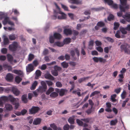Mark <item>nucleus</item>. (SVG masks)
Returning <instances> with one entry per match:
<instances>
[{"label": "nucleus", "instance_id": "obj_24", "mask_svg": "<svg viewBox=\"0 0 130 130\" xmlns=\"http://www.w3.org/2000/svg\"><path fill=\"white\" fill-rule=\"evenodd\" d=\"M50 80L46 81V83L49 86V88L50 87H52V86L53 85L54 83L52 81V80Z\"/></svg>", "mask_w": 130, "mask_h": 130}, {"label": "nucleus", "instance_id": "obj_51", "mask_svg": "<svg viewBox=\"0 0 130 130\" xmlns=\"http://www.w3.org/2000/svg\"><path fill=\"white\" fill-rule=\"evenodd\" d=\"M38 88L43 89L44 91H45L47 89V86L46 85H44L43 86H39Z\"/></svg>", "mask_w": 130, "mask_h": 130}, {"label": "nucleus", "instance_id": "obj_16", "mask_svg": "<svg viewBox=\"0 0 130 130\" xmlns=\"http://www.w3.org/2000/svg\"><path fill=\"white\" fill-rule=\"evenodd\" d=\"M34 70V66L32 64H30L28 65L26 68V71L28 72H30Z\"/></svg>", "mask_w": 130, "mask_h": 130}, {"label": "nucleus", "instance_id": "obj_50", "mask_svg": "<svg viewBox=\"0 0 130 130\" xmlns=\"http://www.w3.org/2000/svg\"><path fill=\"white\" fill-rule=\"evenodd\" d=\"M49 41L51 43H54V38L53 36H51L50 37Z\"/></svg>", "mask_w": 130, "mask_h": 130}, {"label": "nucleus", "instance_id": "obj_61", "mask_svg": "<svg viewBox=\"0 0 130 130\" xmlns=\"http://www.w3.org/2000/svg\"><path fill=\"white\" fill-rule=\"evenodd\" d=\"M53 111L52 110H50L47 111L46 114L48 116H51L52 115Z\"/></svg>", "mask_w": 130, "mask_h": 130}, {"label": "nucleus", "instance_id": "obj_53", "mask_svg": "<svg viewBox=\"0 0 130 130\" xmlns=\"http://www.w3.org/2000/svg\"><path fill=\"white\" fill-rule=\"evenodd\" d=\"M100 92L98 91H95L94 92H92L90 95V97H91L94 96L95 95L98 94Z\"/></svg>", "mask_w": 130, "mask_h": 130}, {"label": "nucleus", "instance_id": "obj_42", "mask_svg": "<svg viewBox=\"0 0 130 130\" xmlns=\"http://www.w3.org/2000/svg\"><path fill=\"white\" fill-rule=\"evenodd\" d=\"M9 38L11 40H14L15 39L16 37L15 34H12L10 35L9 36Z\"/></svg>", "mask_w": 130, "mask_h": 130}, {"label": "nucleus", "instance_id": "obj_18", "mask_svg": "<svg viewBox=\"0 0 130 130\" xmlns=\"http://www.w3.org/2000/svg\"><path fill=\"white\" fill-rule=\"evenodd\" d=\"M64 33L66 35H68L72 34V31L70 29L66 28L63 31Z\"/></svg>", "mask_w": 130, "mask_h": 130}, {"label": "nucleus", "instance_id": "obj_63", "mask_svg": "<svg viewBox=\"0 0 130 130\" xmlns=\"http://www.w3.org/2000/svg\"><path fill=\"white\" fill-rule=\"evenodd\" d=\"M14 114L16 115V116H21L20 111H14Z\"/></svg>", "mask_w": 130, "mask_h": 130}, {"label": "nucleus", "instance_id": "obj_35", "mask_svg": "<svg viewBox=\"0 0 130 130\" xmlns=\"http://www.w3.org/2000/svg\"><path fill=\"white\" fill-rule=\"evenodd\" d=\"M118 120L117 119H116L114 120H112L110 122V125H115L117 123Z\"/></svg>", "mask_w": 130, "mask_h": 130}, {"label": "nucleus", "instance_id": "obj_43", "mask_svg": "<svg viewBox=\"0 0 130 130\" xmlns=\"http://www.w3.org/2000/svg\"><path fill=\"white\" fill-rule=\"evenodd\" d=\"M106 3H107L109 5H112L113 4V2L111 0H104Z\"/></svg>", "mask_w": 130, "mask_h": 130}, {"label": "nucleus", "instance_id": "obj_36", "mask_svg": "<svg viewBox=\"0 0 130 130\" xmlns=\"http://www.w3.org/2000/svg\"><path fill=\"white\" fill-rule=\"evenodd\" d=\"M4 68H7L8 70V71H11L12 70V67L10 66H9L7 64H5L4 65Z\"/></svg>", "mask_w": 130, "mask_h": 130}, {"label": "nucleus", "instance_id": "obj_32", "mask_svg": "<svg viewBox=\"0 0 130 130\" xmlns=\"http://www.w3.org/2000/svg\"><path fill=\"white\" fill-rule=\"evenodd\" d=\"M21 116H24L26 114L27 112V110L26 109H23L20 111Z\"/></svg>", "mask_w": 130, "mask_h": 130}, {"label": "nucleus", "instance_id": "obj_37", "mask_svg": "<svg viewBox=\"0 0 130 130\" xmlns=\"http://www.w3.org/2000/svg\"><path fill=\"white\" fill-rule=\"evenodd\" d=\"M34 57V55L31 54H30L28 55V60L29 61H31Z\"/></svg>", "mask_w": 130, "mask_h": 130}, {"label": "nucleus", "instance_id": "obj_46", "mask_svg": "<svg viewBox=\"0 0 130 130\" xmlns=\"http://www.w3.org/2000/svg\"><path fill=\"white\" fill-rule=\"evenodd\" d=\"M126 92L124 91L121 93V96L122 99H124L126 96Z\"/></svg>", "mask_w": 130, "mask_h": 130}, {"label": "nucleus", "instance_id": "obj_26", "mask_svg": "<svg viewBox=\"0 0 130 130\" xmlns=\"http://www.w3.org/2000/svg\"><path fill=\"white\" fill-rule=\"evenodd\" d=\"M69 2L71 4H78L80 3L79 0H70Z\"/></svg>", "mask_w": 130, "mask_h": 130}, {"label": "nucleus", "instance_id": "obj_59", "mask_svg": "<svg viewBox=\"0 0 130 130\" xmlns=\"http://www.w3.org/2000/svg\"><path fill=\"white\" fill-rule=\"evenodd\" d=\"M1 52L3 54H6L7 52V50L6 48H3L2 49Z\"/></svg>", "mask_w": 130, "mask_h": 130}, {"label": "nucleus", "instance_id": "obj_13", "mask_svg": "<svg viewBox=\"0 0 130 130\" xmlns=\"http://www.w3.org/2000/svg\"><path fill=\"white\" fill-rule=\"evenodd\" d=\"M75 116L74 115H72L69 118L68 121L71 124H73L75 123Z\"/></svg>", "mask_w": 130, "mask_h": 130}, {"label": "nucleus", "instance_id": "obj_62", "mask_svg": "<svg viewBox=\"0 0 130 130\" xmlns=\"http://www.w3.org/2000/svg\"><path fill=\"white\" fill-rule=\"evenodd\" d=\"M89 104L91 105V109H92L93 107L94 104L92 102V101L91 100H89Z\"/></svg>", "mask_w": 130, "mask_h": 130}, {"label": "nucleus", "instance_id": "obj_17", "mask_svg": "<svg viewBox=\"0 0 130 130\" xmlns=\"http://www.w3.org/2000/svg\"><path fill=\"white\" fill-rule=\"evenodd\" d=\"M58 13L61 15V16H58V18L59 19H66V15L64 13L60 11Z\"/></svg>", "mask_w": 130, "mask_h": 130}, {"label": "nucleus", "instance_id": "obj_5", "mask_svg": "<svg viewBox=\"0 0 130 130\" xmlns=\"http://www.w3.org/2000/svg\"><path fill=\"white\" fill-rule=\"evenodd\" d=\"M128 45L126 44H122L120 46V48L121 52L124 51L125 53L128 54H130V50Z\"/></svg>", "mask_w": 130, "mask_h": 130}, {"label": "nucleus", "instance_id": "obj_21", "mask_svg": "<svg viewBox=\"0 0 130 130\" xmlns=\"http://www.w3.org/2000/svg\"><path fill=\"white\" fill-rule=\"evenodd\" d=\"M38 82L36 80H35L32 84L31 86L30 87V89L31 90H35L38 85Z\"/></svg>", "mask_w": 130, "mask_h": 130}, {"label": "nucleus", "instance_id": "obj_55", "mask_svg": "<svg viewBox=\"0 0 130 130\" xmlns=\"http://www.w3.org/2000/svg\"><path fill=\"white\" fill-rule=\"evenodd\" d=\"M42 74H35V79H38L41 76Z\"/></svg>", "mask_w": 130, "mask_h": 130}, {"label": "nucleus", "instance_id": "obj_39", "mask_svg": "<svg viewBox=\"0 0 130 130\" xmlns=\"http://www.w3.org/2000/svg\"><path fill=\"white\" fill-rule=\"evenodd\" d=\"M121 32L119 31H117L115 35V37L118 38H121Z\"/></svg>", "mask_w": 130, "mask_h": 130}, {"label": "nucleus", "instance_id": "obj_20", "mask_svg": "<svg viewBox=\"0 0 130 130\" xmlns=\"http://www.w3.org/2000/svg\"><path fill=\"white\" fill-rule=\"evenodd\" d=\"M89 120L88 119H82V126H83L84 127L87 126V124L86 123L88 122Z\"/></svg>", "mask_w": 130, "mask_h": 130}, {"label": "nucleus", "instance_id": "obj_52", "mask_svg": "<svg viewBox=\"0 0 130 130\" xmlns=\"http://www.w3.org/2000/svg\"><path fill=\"white\" fill-rule=\"evenodd\" d=\"M55 44L58 46L61 47L63 46L64 44L59 42H57L55 43Z\"/></svg>", "mask_w": 130, "mask_h": 130}, {"label": "nucleus", "instance_id": "obj_48", "mask_svg": "<svg viewBox=\"0 0 130 130\" xmlns=\"http://www.w3.org/2000/svg\"><path fill=\"white\" fill-rule=\"evenodd\" d=\"M111 47V46H110L109 47H105L104 48V52L107 53H108L109 52V50Z\"/></svg>", "mask_w": 130, "mask_h": 130}, {"label": "nucleus", "instance_id": "obj_44", "mask_svg": "<svg viewBox=\"0 0 130 130\" xmlns=\"http://www.w3.org/2000/svg\"><path fill=\"white\" fill-rule=\"evenodd\" d=\"M105 24L102 21L98 22L97 24V25L100 27H102Z\"/></svg>", "mask_w": 130, "mask_h": 130}, {"label": "nucleus", "instance_id": "obj_57", "mask_svg": "<svg viewBox=\"0 0 130 130\" xmlns=\"http://www.w3.org/2000/svg\"><path fill=\"white\" fill-rule=\"evenodd\" d=\"M106 39L108 41L112 43H113L114 42L113 40L110 37H107L106 38Z\"/></svg>", "mask_w": 130, "mask_h": 130}, {"label": "nucleus", "instance_id": "obj_60", "mask_svg": "<svg viewBox=\"0 0 130 130\" xmlns=\"http://www.w3.org/2000/svg\"><path fill=\"white\" fill-rule=\"evenodd\" d=\"M81 120L78 119H76V122L77 124L80 126H81V119H80Z\"/></svg>", "mask_w": 130, "mask_h": 130}, {"label": "nucleus", "instance_id": "obj_31", "mask_svg": "<svg viewBox=\"0 0 130 130\" xmlns=\"http://www.w3.org/2000/svg\"><path fill=\"white\" fill-rule=\"evenodd\" d=\"M58 14V12L56 10H54V15L51 16L52 19H56L57 18Z\"/></svg>", "mask_w": 130, "mask_h": 130}, {"label": "nucleus", "instance_id": "obj_28", "mask_svg": "<svg viewBox=\"0 0 130 130\" xmlns=\"http://www.w3.org/2000/svg\"><path fill=\"white\" fill-rule=\"evenodd\" d=\"M119 30L123 34H126L127 33V32L126 31L125 28L120 27L119 28Z\"/></svg>", "mask_w": 130, "mask_h": 130}, {"label": "nucleus", "instance_id": "obj_41", "mask_svg": "<svg viewBox=\"0 0 130 130\" xmlns=\"http://www.w3.org/2000/svg\"><path fill=\"white\" fill-rule=\"evenodd\" d=\"M120 1L122 6H125L126 5V0H120Z\"/></svg>", "mask_w": 130, "mask_h": 130}, {"label": "nucleus", "instance_id": "obj_58", "mask_svg": "<svg viewBox=\"0 0 130 130\" xmlns=\"http://www.w3.org/2000/svg\"><path fill=\"white\" fill-rule=\"evenodd\" d=\"M48 50L46 48L45 49L43 52V55H45L48 54Z\"/></svg>", "mask_w": 130, "mask_h": 130}, {"label": "nucleus", "instance_id": "obj_22", "mask_svg": "<svg viewBox=\"0 0 130 130\" xmlns=\"http://www.w3.org/2000/svg\"><path fill=\"white\" fill-rule=\"evenodd\" d=\"M125 7H124L121 5L120 6V9L121 12H125L126 9H128L129 8V5H126L125 6Z\"/></svg>", "mask_w": 130, "mask_h": 130}, {"label": "nucleus", "instance_id": "obj_12", "mask_svg": "<svg viewBox=\"0 0 130 130\" xmlns=\"http://www.w3.org/2000/svg\"><path fill=\"white\" fill-rule=\"evenodd\" d=\"M41 122V119L39 118H37L34 119L32 122L34 125H37L40 124Z\"/></svg>", "mask_w": 130, "mask_h": 130}, {"label": "nucleus", "instance_id": "obj_33", "mask_svg": "<svg viewBox=\"0 0 130 130\" xmlns=\"http://www.w3.org/2000/svg\"><path fill=\"white\" fill-rule=\"evenodd\" d=\"M50 127L52 128L53 130H57V127L54 123L51 124L50 125Z\"/></svg>", "mask_w": 130, "mask_h": 130}, {"label": "nucleus", "instance_id": "obj_15", "mask_svg": "<svg viewBox=\"0 0 130 130\" xmlns=\"http://www.w3.org/2000/svg\"><path fill=\"white\" fill-rule=\"evenodd\" d=\"M21 99L22 102L25 103H26L28 102V99L26 94H25L21 96Z\"/></svg>", "mask_w": 130, "mask_h": 130}, {"label": "nucleus", "instance_id": "obj_54", "mask_svg": "<svg viewBox=\"0 0 130 130\" xmlns=\"http://www.w3.org/2000/svg\"><path fill=\"white\" fill-rule=\"evenodd\" d=\"M69 125L67 124H65L63 127V130H69Z\"/></svg>", "mask_w": 130, "mask_h": 130}, {"label": "nucleus", "instance_id": "obj_4", "mask_svg": "<svg viewBox=\"0 0 130 130\" xmlns=\"http://www.w3.org/2000/svg\"><path fill=\"white\" fill-rule=\"evenodd\" d=\"M9 90L12 92L15 96H19L21 93L20 91L15 86H13L9 89Z\"/></svg>", "mask_w": 130, "mask_h": 130}, {"label": "nucleus", "instance_id": "obj_25", "mask_svg": "<svg viewBox=\"0 0 130 130\" xmlns=\"http://www.w3.org/2000/svg\"><path fill=\"white\" fill-rule=\"evenodd\" d=\"M9 21V17H5L4 21H3V23L4 25H5L8 23V22Z\"/></svg>", "mask_w": 130, "mask_h": 130}, {"label": "nucleus", "instance_id": "obj_3", "mask_svg": "<svg viewBox=\"0 0 130 130\" xmlns=\"http://www.w3.org/2000/svg\"><path fill=\"white\" fill-rule=\"evenodd\" d=\"M40 110V108L39 107L33 106L31 108L29 109V114L30 115L35 114L38 112Z\"/></svg>", "mask_w": 130, "mask_h": 130}, {"label": "nucleus", "instance_id": "obj_10", "mask_svg": "<svg viewBox=\"0 0 130 130\" xmlns=\"http://www.w3.org/2000/svg\"><path fill=\"white\" fill-rule=\"evenodd\" d=\"M54 70H52L51 72L52 73H58L62 70V69L60 67L55 65L53 67Z\"/></svg>", "mask_w": 130, "mask_h": 130}, {"label": "nucleus", "instance_id": "obj_14", "mask_svg": "<svg viewBox=\"0 0 130 130\" xmlns=\"http://www.w3.org/2000/svg\"><path fill=\"white\" fill-rule=\"evenodd\" d=\"M43 76L46 79L50 80H54V78L51 74H44Z\"/></svg>", "mask_w": 130, "mask_h": 130}, {"label": "nucleus", "instance_id": "obj_45", "mask_svg": "<svg viewBox=\"0 0 130 130\" xmlns=\"http://www.w3.org/2000/svg\"><path fill=\"white\" fill-rule=\"evenodd\" d=\"M93 43L94 41L93 40H91L89 41L88 44V46L89 48V49H92L90 47V46H93Z\"/></svg>", "mask_w": 130, "mask_h": 130}, {"label": "nucleus", "instance_id": "obj_6", "mask_svg": "<svg viewBox=\"0 0 130 130\" xmlns=\"http://www.w3.org/2000/svg\"><path fill=\"white\" fill-rule=\"evenodd\" d=\"M5 97H6L8 99H10L13 101L15 99H16L11 95H9L8 96H1L0 97V106H3V102L1 101V100H4V98Z\"/></svg>", "mask_w": 130, "mask_h": 130}, {"label": "nucleus", "instance_id": "obj_29", "mask_svg": "<svg viewBox=\"0 0 130 130\" xmlns=\"http://www.w3.org/2000/svg\"><path fill=\"white\" fill-rule=\"evenodd\" d=\"M114 16L111 14H110L107 18V20L109 21H110L114 20Z\"/></svg>", "mask_w": 130, "mask_h": 130}, {"label": "nucleus", "instance_id": "obj_40", "mask_svg": "<svg viewBox=\"0 0 130 130\" xmlns=\"http://www.w3.org/2000/svg\"><path fill=\"white\" fill-rule=\"evenodd\" d=\"M114 27L113 29L114 30H116L119 26V24L118 23L115 22L114 24Z\"/></svg>", "mask_w": 130, "mask_h": 130}, {"label": "nucleus", "instance_id": "obj_47", "mask_svg": "<svg viewBox=\"0 0 130 130\" xmlns=\"http://www.w3.org/2000/svg\"><path fill=\"white\" fill-rule=\"evenodd\" d=\"M56 85L57 87L59 88H61L62 86V84L61 82L58 81L56 82Z\"/></svg>", "mask_w": 130, "mask_h": 130}, {"label": "nucleus", "instance_id": "obj_2", "mask_svg": "<svg viewBox=\"0 0 130 130\" xmlns=\"http://www.w3.org/2000/svg\"><path fill=\"white\" fill-rule=\"evenodd\" d=\"M19 45L18 43L16 42H14L11 44L9 45V48L11 52H14L16 51L19 47Z\"/></svg>", "mask_w": 130, "mask_h": 130}, {"label": "nucleus", "instance_id": "obj_9", "mask_svg": "<svg viewBox=\"0 0 130 130\" xmlns=\"http://www.w3.org/2000/svg\"><path fill=\"white\" fill-rule=\"evenodd\" d=\"M92 59L94 62H98L99 61L100 62H102L104 63L107 62L106 60L105 59H103L101 57H94L92 58Z\"/></svg>", "mask_w": 130, "mask_h": 130}, {"label": "nucleus", "instance_id": "obj_23", "mask_svg": "<svg viewBox=\"0 0 130 130\" xmlns=\"http://www.w3.org/2000/svg\"><path fill=\"white\" fill-rule=\"evenodd\" d=\"M54 36L55 38L57 39H60L61 38V36L60 34L55 33L54 34Z\"/></svg>", "mask_w": 130, "mask_h": 130}, {"label": "nucleus", "instance_id": "obj_19", "mask_svg": "<svg viewBox=\"0 0 130 130\" xmlns=\"http://www.w3.org/2000/svg\"><path fill=\"white\" fill-rule=\"evenodd\" d=\"M106 108L105 109V110L108 112H110L112 111L111 109V105L110 103H106Z\"/></svg>", "mask_w": 130, "mask_h": 130}, {"label": "nucleus", "instance_id": "obj_34", "mask_svg": "<svg viewBox=\"0 0 130 130\" xmlns=\"http://www.w3.org/2000/svg\"><path fill=\"white\" fill-rule=\"evenodd\" d=\"M71 39L70 38H67L65 39L63 41V42L65 44H69L71 42Z\"/></svg>", "mask_w": 130, "mask_h": 130}, {"label": "nucleus", "instance_id": "obj_64", "mask_svg": "<svg viewBox=\"0 0 130 130\" xmlns=\"http://www.w3.org/2000/svg\"><path fill=\"white\" fill-rule=\"evenodd\" d=\"M47 68V66L45 64H43L42 65L41 67V69L42 70H45Z\"/></svg>", "mask_w": 130, "mask_h": 130}, {"label": "nucleus", "instance_id": "obj_7", "mask_svg": "<svg viewBox=\"0 0 130 130\" xmlns=\"http://www.w3.org/2000/svg\"><path fill=\"white\" fill-rule=\"evenodd\" d=\"M5 78L7 81H12L14 78V75L13 74H7L5 77Z\"/></svg>", "mask_w": 130, "mask_h": 130}, {"label": "nucleus", "instance_id": "obj_56", "mask_svg": "<svg viewBox=\"0 0 130 130\" xmlns=\"http://www.w3.org/2000/svg\"><path fill=\"white\" fill-rule=\"evenodd\" d=\"M12 72L14 73H23V72L21 71L16 70H14Z\"/></svg>", "mask_w": 130, "mask_h": 130}, {"label": "nucleus", "instance_id": "obj_38", "mask_svg": "<svg viewBox=\"0 0 130 130\" xmlns=\"http://www.w3.org/2000/svg\"><path fill=\"white\" fill-rule=\"evenodd\" d=\"M9 43V40L8 38L6 37H5L4 39V44L5 45L8 44Z\"/></svg>", "mask_w": 130, "mask_h": 130}, {"label": "nucleus", "instance_id": "obj_27", "mask_svg": "<svg viewBox=\"0 0 130 130\" xmlns=\"http://www.w3.org/2000/svg\"><path fill=\"white\" fill-rule=\"evenodd\" d=\"M7 57L8 60L10 62H12L13 60V56L10 54H8L7 55Z\"/></svg>", "mask_w": 130, "mask_h": 130}, {"label": "nucleus", "instance_id": "obj_8", "mask_svg": "<svg viewBox=\"0 0 130 130\" xmlns=\"http://www.w3.org/2000/svg\"><path fill=\"white\" fill-rule=\"evenodd\" d=\"M18 75L16 76L15 78V82L18 84L20 83L22 80V78L20 76H24V74H17Z\"/></svg>", "mask_w": 130, "mask_h": 130}, {"label": "nucleus", "instance_id": "obj_49", "mask_svg": "<svg viewBox=\"0 0 130 130\" xmlns=\"http://www.w3.org/2000/svg\"><path fill=\"white\" fill-rule=\"evenodd\" d=\"M116 97V94H114L111 96V100L113 102H114L116 101L115 98Z\"/></svg>", "mask_w": 130, "mask_h": 130}, {"label": "nucleus", "instance_id": "obj_30", "mask_svg": "<svg viewBox=\"0 0 130 130\" xmlns=\"http://www.w3.org/2000/svg\"><path fill=\"white\" fill-rule=\"evenodd\" d=\"M62 66L64 68H67L68 66V64L65 61H64L61 63Z\"/></svg>", "mask_w": 130, "mask_h": 130}, {"label": "nucleus", "instance_id": "obj_11", "mask_svg": "<svg viewBox=\"0 0 130 130\" xmlns=\"http://www.w3.org/2000/svg\"><path fill=\"white\" fill-rule=\"evenodd\" d=\"M5 110L6 112H8L12 110L13 109L12 105L10 104L6 103L5 105Z\"/></svg>", "mask_w": 130, "mask_h": 130}, {"label": "nucleus", "instance_id": "obj_1", "mask_svg": "<svg viewBox=\"0 0 130 130\" xmlns=\"http://www.w3.org/2000/svg\"><path fill=\"white\" fill-rule=\"evenodd\" d=\"M45 93L47 95L50 94V96L52 98L56 97L58 96V93L54 91V89L52 87H50Z\"/></svg>", "mask_w": 130, "mask_h": 130}]
</instances>
